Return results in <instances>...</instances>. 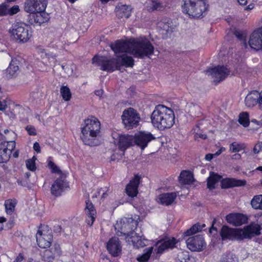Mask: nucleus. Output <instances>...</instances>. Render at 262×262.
I'll use <instances>...</instances> for the list:
<instances>
[{
  "instance_id": "obj_1",
  "label": "nucleus",
  "mask_w": 262,
  "mask_h": 262,
  "mask_svg": "<svg viewBox=\"0 0 262 262\" xmlns=\"http://www.w3.org/2000/svg\"><path fill=\"white\" fill-rule=\"evenodd\" d=\"M100 122L96 118L91 116L84 120V126L81 127L80 138L85 145L90 146L100 144Z\"/></svg>"
},
{
  "instance_id": "obj_2",
  "label": "nucleus",
  "mask_w": 262,
  "mask_h": 262,
  "mask_svg": "<svg viewBox=\"0 0 262 262\" xmlns=\"http://www.w3.org/2000/svg\"><path fill=\"white\" fill-rule=\"evenodd\" d=\"M175 116L172 109L163 105H158L151 115L154 126L164 130L170 128L174 123Z\"/></svg>"
},
{
  "instance_id": "obj_3",
  "label": "nucleus",
  "mask_w": 262,
  "mask_h": 262,
  "mask_svg": "<svg viewBox=\"0 0 262 262\" xmlns=\"http://www.w3.org/2000/svg\"><path fill=\"white\" fill-rule=\"evenodd\" d=\"M137 225V222L132 218H125L117 222L115 229L118 236L125 235L126 239L129 237L128 241L131 242L134 246L143 247L145 244L141 241V237L135 236L136 233L134 231Z\"/></svg>"
},
{
  "instance_id": "obj_4",
  "label": "nucleus",
  "mask_w": 262,
  "mask_h": 262,
  "mask_svg": "<svg viewBox=\"0 0 262 262\" xmlns=\"http://www.w3.org/2000/svg\"><path fill=\"white\" fill-rule=\"evenodd\" d=\"M182 11L193 18H200L205 15L207 6L205 0H183Z\"/></svg>"
},
{
  "instance_id": "obj_5",
  "label": "nucleus",
  "mask_w": 262,
  "mask_h": 262,
  "mask_svg": "<svg viewBox=\"0 0 262 262\" xmlns=\"http://www.w3.org/2000/svg\"><path fill=\"white\" fill-rule=\"evenodd\" d=\"M9 32L11 38L18 43H26L32 36L28 26L21 23L17 22L13 24Z\"/></svg>"
},
{
  "instance_id": "obj_6",
  "label": "nucleus",
  "mask_w": 262,
  "mask_h": 262,
  "mask_svg": "<svg viewBox=\"0 0 262 262\" xmlns=\"http://www.w3.org/2000/svg\"><path fill=\"white\" fill-rule=\"evenodd\" d=\"M132 54L139 58L151 55L154 51V47L149 41L146 39L134 40L133 42Z\"/></svg>"
},
{
  "instance_id": "obj_7",
  "label": "nucleus",
  "mask_w": 262,
  "mask_h": 262,
  "mask_svg": "<svg viewBox=\"0 0 262 262\" xmlns=\"http://www.w3.org/2000/svg\"><path fill=\"white\" fill-rule=\"evenodd\" d=\"M93 63H97L101 66V69L107 72L119 70V60L117 58L109 59L105 56H95L92 59Z\"/></svg>"
},
{
  "instance_id": "obj_8",
  "label": "nucleus",
  "mask_w": 262,
  "mask_h": 262,
  "mask_svg": "<svg viewBox=\"0 0 262 262\" xmlns=\"http://www.w3.org/2000/svg\"><path fill=\"white\" fill-rule=\"evenodd\" d=\"M122 120L125 127L129 129L138 125L140 117L135 110L129 107L123 111Z\"/></svg>"
},
{
  "instance_id": "obj_9",
  "label": "nucleus",
  "mask_w": 262,
  "mask_h": 262,
  "mask_svg": "<svg viewBox=\"0 0 262 262\" xmlns=\"http://www.w3.org/2000/svg\"><path fill=\"white\" fill-rule=\"evenodd\" d=\"M187 248L193 252H201L206 248V244L203 236H192L186 240Z\"/></svg>"
},
{
  "instance_id": "obj_10",
  "label": "nucleus",
  "mask_w": 262,
  "mask_h": 262,
  "mask_svg": "<svg viewBox=\"0 0 262 262\" xmlns=\"http://www.w3.org/2000/svg\"><path fill=\"white\" fill-rule=\"evenodd\" d=\"M241 228H232L228 226H222L220 234L222 241H241Z\"/></svg>"
},
{
  "instance_id": "obj_11",
  "label": "nucleus",
  "mask_w": 262,
  "mask_h": 262,
  "mask_svg": "<svg viewBox=\"0 0 262 262\" xmlns=\"http://www.w3.org/2000/svg\"><path fill=\"white\" fill-rule=\"evenodd\" d=\"M207 72L213 78V82L215 84L225 79L230 74V71L224 66L215 67Z\"/></svg>"
},
{
  "instance_id": "obj_12",
  "label": "nucleus",
  "mask_w": 262,
  "mask_h": 262,
  "mask_svg": "<svg viewBox=\"0 0 262 262\" xmlns=\"http://www.w3.org/2000/svg\"><path fill=\"white\" fill-rule=\"evenodd\" d=\"M177 243V241L175 238L166 237L156 243L155 251L157 253L162 254L164 251L175 247Z\"/></svg>"
},
{
  "instance_id": "obj_13",
  "label": "nucleus",
  "mask_w": 262,
  "mask_h": 262,
  "mask_svg": "<svg viewBox=\"0 0 262 262\" xmlns=\"http://www.w3.org/2000/svg\"><path fill=\"white\" fill-rule=\"evenodd\" d=\"M260 226L256 223H253L241 228V241L244 239H251L252 237L260 234Z\"/></svg>"
},
{
  "instance_id": "obj_14",
  "label": "nucleus",
  "mask_w": 262,
  "mask_h": 262,
  "mask_svg": "<svg viewBox=\"0 0 262 262\" xmlns=\"http://www.w3.org/2000/svg\"><path fill=\"white\" fill-rule=\"evenodd\" d=\"M134 137V143L139 146L142 149H144L148 143L154 140L155 137L150 132L141 131L135 134Z\"/></svg>"
},
{
  "instance_id": "obj_15",
  "label": "nucleus",
  "mask_w": 262,
  "mask_h": 262,
  "mask_svg": "<svg viewBox=\"0 0 262 262\" xmlns=\"http://www.w3.org/2000/svg\"><path fill=\"white\" fill-rule=\"evenodd\" d=\"M14 141L4 142L0 144V163H6L9 161L12 150L15 148Z\"/></svg>"
},
{
  "instance_id": "obj_16",
  "label": "nucleus",
  "mask_w": 262,
  "mask_h": 262,
  "mask_svg": "<svg viewBox=\"0 0 262 262\" xmlns=\"http://www.w3.org/2000/svg\"><path fill=\"white\" fill-rule=\"evenodd\" d=\"M134 137L129 135H119L114 140L115 144H117L119 148L124 151L129 146L134 144Z\"/></svg>"
},
{
  "instance_id": "obj_17",
  "label": "nucleus",
  "mask_w": 262,
  "mask_h": 262,
  "mask_svg": "<svg viewBox=\"0 0 262 262\" xmlns=\"http://www.w3.org/2000/svg\"><path fill=\"white\" fill-rule=\"evenodd\" d=\"M250 47L256 50L262 49V27L255 30L249 40Z\"/></svg>"
},
{
  "instance_id": "obj_18",
  "label": "nucleus",
  "mask_w": 262,
  "mask_h": 262,
  "mask_svg": "<svg viewBox=\"0 0 262 262\" xmlns=\"http://www.w3.org/2000/svg\"><path fill=\"white\" fill-rule=\"evenodd\" d=\"M226 220L228 223L233 226H239L247 222L246 215L238 213H231L227 215Z\"/></svg>"
},
{
  "instance_id": "obj_19",
  "label": "nucleus",
  "mask_w": 262,
  "mask_h": 262,
  "mask_svg": "<svg viewBox=\"0 0 262 262\" xmlns=\"http://www.w3.org/2000/svg\"><path fill=\"white\" fill-rule=\"evenodd\" d=\"M133 42L118 40L114 44L111 46V49L115 53H129L132 54Z\"/></svg>"
},
{
  "instance_id": "obj_20",
  "label": "nucleus",
  "mask_w": 262,
  "mask_h": 262,
  "mask_svg": "<svg viewBox=\"0 0 262 262\" xmlns=\"http://www.w3.org/2000/svg\"><path fill=\"white\" fill-rule=\"evenodd\" d=\"M121 246L118 237H114L109 240L107 249L114 256H117L121 252Z\"/></svg>"
},
{
  "instance_id": "obj_21",
  "label": "nucleus",
  "mask_w": 262,
  "mask_h": 262,
  "mask_svg": "<svg viewBox=\"0 0 262 262\" xmlns=\"http://www.w3.org/2000/svg\"><path fill=\"white\" fill-rule=\"evenodd\" d=\"M36 238L38 246L41 248H47L51 246V236L43 233L40 230H38Z\"/></svg>"
},
{
  "instance_id": "obj_22",
  "label": "nucleus",
  "mask_w": 262,
  "mask_h": 262,
  "mask_svg": "<svg viewBox=\"0 0 262 262\" xmlns=\"http://www.w3.org/2000/svg\"><path fill=\"white\" fill-rule=\"evenodd\" d=\"M67 186L68 184L64 180L61 178L57 179L52 185L51 193L55 196H59L61 194L64 188Z\"/></svg>"
},
{
  "instance_id": "obj_23",
  "label": "nucleus",
  "mask_w": 262,
  "mask_h": 262,
  "mask_svg": "<svg viewBox=\"0 0 262 262\" xmlns=\"http://www.w3.org/2000/svg\"><path fill=\"white\" fill-rule=\"evenodd\" d=\"M85 203V211L88 216L86 222L89 225L91 226L95 220L96 211L94 205L89 200L86 201Z\"/></svg>"
},
{
  "instance_id": "obj_24",
  "label": "nucleus",
  "mask_w": 262,
  "mask_h": 262,
  "mask_svg": "<svg viewBox=\"0 0 262 262\" xmlns=\"http://www.w3.org/2000/svg\"><path fill=\"white\" fill-rule=\"evenodd\" d=\"M140 179L139 176H135L134 178L126 186L125 190L128 196L134 197L137 195Z\"/></svg>"
},
{
  "instance_id": "obj_25",
  "label": "nucleus",
  "mask_w": 262,
  "mask_h": 262,
  "mask_svg": "<svg viewBox=\"0 0 262 262\" xmlns=\"http://www.w3.org/2000/svg\"><path fill=\"white\" fill-rule=\"evenodd\" d=\"M146 4L147 10L149 11H162L166 7L165 0H147Z\"/></svg>"
},
{
  "instance_id": "obj_26",
  "label": "nucleus",
  "mask_w": 262,
  "mask_h": 262,
  "mask_svg": "<svg viewBox=\"0 0 262 262\" xmlns=\"http://www.w3.org/2000/svg\"><path fill=\"white\" fill-rule=\"evenodd\" d=\"M246 181L244 180H236L233 178H226L221 181V187L222 188H228L233 187L245 186Z\"/></svg>"
},
{
  "instance_id": "obj_27",
  "label": "nucleus",
  "mask_w": 262,
  "mask_h": 262,
  "mask_svg": "<svg viewBox=\"0 0 262 262\" xmlns=\"http://www.w3.org/2000/svg\"><path fill=\"white\" fill-rule=\"evenodd\" d=\"M260 97L259 93L257 91H253L249 93L245 98V102L247 107H253L257 103Z\"/></svg>"
},
{
  "instance_id": "obj_28",
  "label": "nucleus",
  "mask_w": 262,
  "mask_h": 262,
  "mask_svg": "<svg viewBox=\"0 0 262 262\" xmlns=\"http://www.w3.org/2000/svg\"><path fill=\"white\" fill-rule=\"evenodd\" d=\"M177 198L175 192L165 193L159 196V200L162 205L168 206L171 205Z\"/></svg>"
},
{
  "instance_id": "obj_29",
  "label": "nucleus",
  "mask_w": 262,
  "mask_h": 262,
  "mask_svg": "<svg viewBox=\"0 0 262 262\" xmlns=\"http://www.w3.org/2000/svg\"><path fill=\"white\" fill-rule=\"evenodd\" d=\"M193 180L192 173L188 170H183L179 177V182L182 185L190 184Z\"/></svg>"
},
{
  "instance_id": "obj_30",
  "label": "nucleus",
  "mask_w": 262,
  "mask_h": 262,
  "mask_svg": "<svg viewBox=\"0 0 262 262\" xmlns=\"http://www.w3.org/2000/svg\"><path fill=\"white\" fill-rule=\"evenodd\" d=\"M48 15L43 12H36L32 15V23L38 24L39 25L48 21Z\"/></svg>"
},
{
  "instance_id": "obj_31",
  "label": "nucleus",
  "mask_w": 262,
  "mask_h": 262,
  "mask_svg": "<svg viewBox=\"0 0 262 262\" xmlns=\"http://www.w3.org/2000/svg\"><path fill=\"white\" fill-rule=\"evenodd\" d=\"M117 59L119 60V68L122 66L125 67H133L134 65V60L130 56L122 55L117 56Z\"/></svg>"
},
{
  "instance_id": "obj_32",
  "label": "nucleus",
  "mask_w": 262,
  "mask_h": 262,
  "mask_svg": "<svg viewBox=\"0 0 262 262\" xmlns=\"http://www.w3.org/2000/svg\"><path fill=\"white\" fill-rule=\"evenodd\" d=\"M131 13V9L129 7L126 5H122L117 8L116 15L119 18H126L129 17Z\"/></svg>"
},
{
  "instance_id": "obj_33",
  "label": "nucleus",
  "mask_w": 262,
  "mask_h": 262,
  "mask_svg": "<svg viewBox=\"0 0 262 262\" xmlns=\"http://www.w3.org/2000/svg\"><path fill=\"white\" fill-rule=\"evenodd\" d=\"M222 178V177L214 172H210V176L207 179V187L210 189L215 188V184Z\"/></svg>"
},
{
  "instance_id": "obj_34",
  "label": "nucleus",
  "mask_w": 262,
  "mask_h": 262,
  "mask_svg": "<svg viewBox=\"0 0 262 262\" xmlns=\"http://www.w3.org/2000/svg\"><path fill=\"white\" fill-rule=\"evenodd\" d=\"M250 204L254 209L262 210V194L254 195L251 200Z\"/></svg>"
},
{
  "instance_id": "obj_35",
  "label": "nucleus",
  "mask_w": 262,
  "mask_h": 262,
  "mask_svg": "<svg viewBox=\"0 0 262 262\" xmlns=\"http://www.w3.org/2000/svg\"><path fill=\"white\" fill-rule=\"evenodd\" d=\"M205 226V224H203L202 226L196 223L191 227L189 229L187 230L183 233L185 236H191L197 232H200L202 230L203 227Z\"/></svg>"
},
{
  "instance_id": "obj_36",
  "label": "nucleus",
  "mask_w": 262,
  "mask_h": 262,
  "mask_svg": "<svg viewBox=\"0 0 262 262\" xmlns=\"http://www.w3.org/2000/svg\"><path fill=\"white\" fill-rule=\"evenodd\" d=\"M19 68L16 61H12L6 70V76L11 78L18 71Z\"/></svg>"
},
{
  "instance_id": "obj_37",
  "label": "nucleus",
  "mask_w": 262,
  "mask_h": 262,
  "mask_svg": "<svg viewBox=\"0 0 262 262\" xmlns=\"http://www.w3.org/2000/svg\"><path fill=\"white\" fill-rule=\"evenodd\" d=\"M171 22L169 19L165 18L158 23V26L161 29L165 31L166 32H172V28L171 27Z\"/></svg>"
},
{
  "instance_id": "obj_38",
  "label": "nucleus",
  "mask_w": 262,
  "mask_h": 262,
  "mask_svg": "<svg viewBox=\"0 0 262 262\" xmlns=\"http://www.w3.org/2000/svg\"><path fill=\"white\" fill-rule=\"evenodd\" d=\"M153 247H149L148 248L145 249L144 250V253L142 254V255L139 256L137 259L139 262H145L147 261L152 252Z\"/></svg>"
},
{
  "instance_id": "obj_39",
  "label": "nucleus",
  "mask_w": 262,
  "mask_h": 262,
  "mask_svg": "<svg viewBox=\"0 0 262 262\" xmlns=\"http://www.w3.org/2000/svg\"><path fill=\"white\" fill-rule=\"evenodd\" d=\"M16 204L15 200H7L5 202L6 212L8 214H11L14 211Z\"/></svg>"
},
{
  "instance_id": "obj_40",
  "label": "nucleus",
  "mask_w": 262,
  "mask_h": 262,
  "mask_svg": "<svg viewBox=\"0 0 262 262\" xmlns=\"http://www.w3.org/2000/svg\"><path fill=\"white\" fill-rule=\"evenodd\" d=\"M37 12H43L47 5V0H35L34 1Z\"/></svg>"
},
{
  "instance_id": "obj_41",
  "label": "nucleus",
  "mask_w": 262,
  "mask_h": 262,
  "mask_svg": "<svg viewBox=\"0 0 262 262\" xmlns=\"http://www.w3.org/2000/svg\"><path fill=\"white\" fill-rule=\"evenodd\" d=\"M61 95L64 101H69L72 96L70 89L67 86H62L60 90Z\"/></svg>"
},
{
  "instance_id": "obj_42",
  "label": "nucleus",
  "mask_w": 262,
  "mask_h": 262,
  "mask_svg": "<svg viewBox=\"0 0 262 262\" xmlns=\"http://www.w3.org/2000/svg\"><path fill=\"white\" fill-rule=\"evenodd\" d=\"M238 122L244 127L248 126L250 123L248 113L247 112L241 113L239 115Z\"/></svg>"
},
{
  "instance_id": "obj_43",
  "label": "nucleus",
  "mask_w": 262,
  "mask_h": 262,
  "mask_svg": "<svg viewBox=\"0 0 262 262\" xmlns=\"http://www.w3.org/2000/svg\"><path fill=\"white\" fill-rule=\"evenodd\" d=\"M221 261V262H237L238 258L234 254L228 253L222 255Z\"/></svg>"
},
{
  "instance_id": "obj_44",
  "label": "nucleus",
  "mask_w": 262,
  "mask_h": 262,
  "mask_svg": "<svg viewBox=\"0 0 262 262\" xmlns=\"http://www.w3.org/2000/svg\"><path fill=\"white\" fill-rule=\"evenodd\" d=\"M24 10L28 13L35 14L37 12L34 2L32 1L27 2L25 3Z\"/></svg>"
},
{
  "instance_id": "obj_45",
  "label": "nucleus",
  "mask_w": 262,
  "mask_h": 262,
  "mask_svg": "<svg viewBox=\"0 0 262 262\" xmlns=\"http://www.w3.org/2000/svg\"><path fill=\"white\" fill-rule=\"evenodd\" d=\"M244 148V146L243 144L234 142L230 145L229 150L231 152H236L242 150Z\"/></svg>"
},
{
  "instance_id": "obj_46",
  "label": "nucleus",
  "mask_w": 262,
  "mask_h": 262,
  "mask_svg": "<svg viewBox=\"0 0 262 262\" xmlns=\"http://www.w3.org/2000/svg\"><path fill=\"white\" fill-rule=\"evenodd\" d=\"M37 158L35 156H33L32 159L26 161V166L27 168L31 171H35L36 169L35 165V161Z\"/></svg>"
},
{
  "instance_id": "obj_47",
  "label": "nucleus",
  "mask_w": 262,
  "mask_h": 262,
  "mask_svg": "<svg viewBox=\"0 0 262 262\" xmlns=\"http://www.w3.org/2000/svg\"><path fill=\"white\" fill-rule=\"evenodd\" d=\"M178 258L181 262H186L189 259L188 252L186 251L180 252L178 254Z\"/></svg>"
},
{
  "instance_id": "obj_48",
  "label": "nucleus",
  "mask_w": 262,
  "mask_h": 262,
  "mask_svg": "<svg viewBox=\"0 0 262 262\" xmlns=\"http://www.w3.org/2000/svg\"><path fill=\"white\" fill-rule=\"evenodd\" d=\"M48 166L50 168L52 169V171L54 173H61V171L58 168V167L55 164V163L50 161L48 163Z\"/></svg>"
},
{
  "instance_id": "obj_49",
  "label": "nucleus",
  "mask_w": 262,
  "mask_h": 262,
  "mask_svg": "<svg viewBox=\"0 0 262 262\" xmlns=\"http://www.w3.org/2000/svg\"><path fill=\"white\" fill-rule=\"evenodd\" d=\"M234 35L236 37L238 38L241 40H243V42L245 47H247V43L246 42V40L245 38V36L244 34L239 31H235L234 32Z\"/></svg>"
},
{
  "instance_id": "obj_50",
  "label": "nucleus",
  "mask_w": 262,
  "mask_h": 262,
  "mask_svg": "<svg viewBox=\"0 0 262 262\" xmlns=\"http://www.w3.org/2000/svg\"><path fill=\"white\" fill-rule=\"evenodd\" d=\"M20 9L19 6L17 5H15L8 10V13L11 15L16 14L17 12L19 11Z\"/></svg>"
},
{
  "instance_id": "obj_51",
  "label": "nucleus",
  "mask_w": 262,
  "mask_h": 262,
  "mask_svg": "<svg viewBox=\"0 0 262 262\" xmlns=\"http://www.w3.org/2000/svg\"><path fill=\"white\" fill-rule=\"evenodd\" d=\"M26 129L28 132V134L30 136L36 135V129L32 125H27L26 127Z\"/></svg>"
},
{
  "instance_id": "obj_52",
  "label": "nucleus",
  "mask_w": 262,
  "mask_h": 262,
  "mask_svg": "<svg viewBox=\"0 0 262 262\" xmlns=\"http://www.w3.org/2000/svg\"><path fill=\"white\" fill-rule=\"evenodd\" d=\"M262 149V142H258L254 146L253 151L255 154H258Z\"/></svg>"
},
{
  "instance_id": "obj_53",
  "label": "nucleus",
  "mask_w": 262,
  "mask_h": 262,
  "mask_svg": "<svg viewBox=\"0 0 262 262\" xmlns=\"http://www.w3.org/2000/svg\"><path fill=\"white\" fill-rule=\"evenodd\" d=\"M8 14V9L6 6L4 5H0V16Z\"/></svg>"
},
{
  "instance_id": "obj_54",
  "label": "nucleus",
  "mask_w": 262,
  "mask_h": 262,
  "mask_svg": "<svg viewBox=\"0 0 262 262\" xmlns=\"http://www.w3.org/2000/svg\"><path fill=\"white\" fill-rule=\"evenodd\" d=\"M33 149L37 153L40 152V147L39 144L38 142H35L34 143Z\"/></svg>"
},
{
  "instance_id": "obj_55",
  "label": "nucleus",
  "mask_w": 262,
  "mask_h": 262,
  "mask_svg": "<svg viewBox=\"0 0 262 262\" xmlns=\"http://www.w3.org/2000/svg\"><path fill=\"white\" fill-rule=\"evenodd\" d=\"M24 259V256L22 254L20 253L16 257L15 260L13 262H21Z\"/></svg>"
},
{
  "instance_id": "obj_56",
  "label": "nucleus",
  "mask_w": 262,
  "mask_h": 262,
  "mask_svg": "<svg viewBox=\"0 0 262 262\" xmlns=\"http://www.w3.org/2000/svg\"><path fill=\"white\" fill-rule=\"evenodd\" d=\"M7 107L6 103L5 101H0V111H4Z\"/></svg>"
},
{
  "instance_id": "obj_57",
  "label": "nucleus",
  "mask_w": 262,
  "mask_h": 262,
  "mask_svg": "<svg viewBox=\"0 0 262 262\" xmlns=\"http://www.w3.org/2000/svg\"><path fill=\"white\" fill-rule=\"evenodd\" d=\"M213 155H214L211 154H207L205 156V159L207 161H210L212 159Z\"/></svg>"
},
{
  "instance_id": "obj_58",
  "label": "nucleus",
  "mask_w": 262,
  "mask_h": 262,
  "mask_svg": "<svg viewBox=\"0 0 262 262\" xmlns=\"http://www.w3.org/2000/svg\"><path fill=\"white\" fill-rule=\"evenodd\" d=\"M241 156L240 154H235L234 155H232L231 158L232 159H234V160H238V159H241Z\"/></svg>"
},
{
  "instance_id": "obj_59",
  "label": "nucleus",
  "mask_w": 262,
  "mask_h": 262,
  "mask_svg": "<svg viewBox=\"0 0 262 262\" xmlns=\"http://www.w3.org/2000/svg\"><path fill=\"white\" fill-rule=\"evenodd\" d=\"M62 69L67 73H69L70 69L67 65H61Z\"/></svg>"
},
{
  "instance_id": "obj_60",
  "label": "nucleus",
  "mask_w": 262,
  "mask_h": 262,
  "mask_svg": "<svg viewBox=\"0 0 262 262\" xmlns=\"http://www.w3.org/2000/svg\"><path fill=\"white\" fill-rule=\"evenodd\" d=\"M254 8V4H250L248 6L245 7V10H251L253 9Z\"/></svg>"
},
{
  "instance_id": "obj_61",
  "label": "nucleus",
  "mask_w": 262,
  "mask_h": 262,
  "mask_svg": "<svg viewBox=\"0 0 262 262\" xmlns=\"http://www.w3.org/2000/svg\"><path fill=\"white\" fill-rule=\"evenodd\" d=\"M225 148H220L219 150H218L214 154V155L216 156H217L219 155H220L222 152L223 151L225 150Z\"/></svg>"
},
{
  "instance_id": "obj_62",
  "label": "nucleus",
  "mask_w": 262,
  "mask_h": 262,
  "mask_svg": "<svg viewBox=\"0 0 262 262\" xmlns=\"http://www.w3.org/2000/svg\"><path fill=\"white\" fill-rule=\"evenodd\" d=\"M196 137H199L203 139H206L207 138V135L205 134H197L196 135Z\"/></svg>"
},
{
  "instance_id": "obj_63",
  "label": "nucleus",
  "mask_w": 262,
  "mask_h": 262,
  "mask_svg": "<svg viewBox=\"0 0 262 262\" xmlns=\"http://www.w3.org/2000/svg\"><path fill=\"white\" fill-rule=\"evenodd\" d=\"M237 1L241 5H245L247 3V0H237Z\"/></svg>"
},
{
  "instance_id": "obj_64",
  "label": "nucleus",
  "mask_w": 262,
  "mask_h": 262,
  "mask_svg": "<svg viewBox=\"0 0 262 262\" xmlns=\"http://www.w3.org/2000/svg\"><path fill=\"white\" fill-rule=\"evenodd\" d=\"M6 221V219L4 217H0V223H3Z\"/></svg>"
}]
</instances>
